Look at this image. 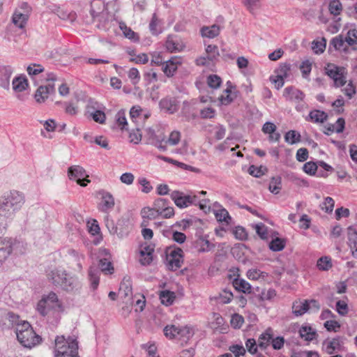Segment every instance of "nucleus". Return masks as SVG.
<instances>
[{
    "mask_svg": "<svg viewBox=\"0 0 357 357\" xmlns=\"http://www.w3.org/2000/svg\"><path fill=\"white\" fill-rule=\"evenodd\" d=\"M303 171L310 175H314L317 169V165L314 162H308L303 165Z\"/></svg>",
    "mask_w": 357,
    "mask_h": 357,
    "instance_id": "64",
    "label": "nucleus"
},
{
    "mask_svg": "<svg viewBox=\"0 0 357 357\" xmlns=\"http://www.w3.org/2000/svg\"><path fill=\"white\" fill-rule=\"evenodd\" d=\"M248 172L252 176L259 178L267 172V168L261 165L260 167L250 165L248 169Z\"/></svg>",
    "mask_w": 357,
    "mask_h": 357,
    "instance_id": "37",
    "label": "nucleus"
},
{
    "mask_svg": "<svg viewBox=\"0 0 357 357\" xmlns=\"http://www.w3.org/2000/svg\"><path fill=\"white\" fill-rule=\"evenodd\" d=\"M310 310L307 300L296 301L293 303L292 311L296 316H301Z\"/></svg>",
    "mask_w": 357,
    "mask_h": 357,
    "instance_id": "21",
    "label": "nucleus"
},
{
    "mask_svg": "<svg viewBox=\"0 0 357 357\" xmlns=\"http://www.w3.org/2000/svg\"><path fill=\"white\" fill-rule=\"evenodd\" d=\"M17 243L12 238H0V266L8 259Z\"/></svg>",
    "mask_w": 357,
    "mask_h": 357,
    "instance_id": "10",
    "label": "nucleus"
},
{
    "mask_svg": "<svg viewBox=\"0 0 357 357\" xmlns=\"http://www.w3.org/2000/svg\"><path fill=\"white\" fill-rule=\"evenodd\" d=\"M128 76L133 84H136L139 82L140 75L139 70L136 68H132L128 73Z\"/></svg>",
    "mask_w": 357,
    "mask_h": 357,
    "instance_id": "60",
    "label": "nucleus"
},
{
    "mask_svg": "<svg viewBox=\"0 0 357 357\" xmlns=\"http://www.w3.org/2000/svg\"><path fill=\"white\" fill-rule=\"evenodd\" d=\"M346 338L342 336H336L331 340H326L323 342L325 351L328 354H333L335 351H340L343 348Z\"/></svg>",
    "mask_w": 357,
    "mask_h": 357,
    "instance_id": "12",
    "label": "nucleus"
},
{
    "mask_svg": "<svg viewBox=\"0 0 357 357\" xmlns=\"http://www.w3.org/2000/svg\"><path fill=\"white\" fill-rule=\"evenodd\" d=\"M348 245L351 250V255L357 259V231L352 227L347 229Z\"/></svg>",
    "mask_w": 357,
    "mask_h": 357,
    "instance_id": "17",
    "label": "nucleus"
},
{
    "mask_svg": "<svg viewBox=\"0 0 357 357\" xmlns=\"http://www.w3.org/2000/svg\"><path fill=\"white\" fill-rule=\"evenodd\" d=\"M229 351L233 353L235 357L244 356L245 349L242 344H234L229 347Z\"/></svg>",
    "mask_w": 357,
    "mask_h": 357,
    "instance_id": "58",
    "label": "nucleus"
},
{
    "mask_svg": "<svg viewBox=\"0 0 357 357\" xmlns=\"http://www.w3.org/2000/svg\"><path fill=\"white\" fill-rule=\"evenodd\" d=\"M99 267H90L89 270V278L91 282V287L94 290L96 289L100 280V271L106 272L113 270V266L110 261L107 259H101L99 261Z\"/></svg>",
    "mask_w": 357,
    "mask_h": 357,
    "instance_id": "6",
    "label": "nucleus"
},
{
    "mask_svg": "<svg viewBox=\"0 0 357 357\" xmlns=\"http://www.w3.org/2000/svg\"><path fill=\"white\" fill-rule=\"evenodd\" d=\"M206 53L208 61L212 62L216 61L220 56L218 47L215 45H208L206 47Z\"/></svg>",
    "mask_w": 357,
    "mask_h": 357,
    "instance_id": "34",
    "label": "nucleus"
},
{
    "mask_svg": "<svg viewBox=\"0 0 357 357\" xmlns=\"http://www.w3.org/2000/svg\"><path fill=\"white\" fill-rule=\"evenodd\" d=\"M326 74L334 81L335 87L344 86L347 81L344 75V68L339 67L334 63H327L325 67Z\"/></svg>",
    "mask_w": 357,
    "mask_h": 357,
    "instance_id": "7",
    "label": "nucleus"
},
{
    "mask_svg": "<svg viewBox=\"0 0 357 357\" xmlns=\"http://www.w3.org/2000/svg\"><path fill=\"white\" fill-rule=\"evenodd\" d=\"M68 176L70 179H73L81 186H86V183L90 182L89 179L85 178L88 177L86 171L80 166H72L68 169Z\"/></svg>",
    "mask_w": 357,
    "mask_h": 357,
    "instance_id": "11",
    "label": "nucleus"
},
{
    "mask_svg": "<svg viewBox=\"0 0 357 357\" xmlns=\"http://www.w3.org/2000/svg\"><path fill=\"white\" fill-rule=\"evenodd\" d=\"M37 311L43 317L47 316L52 310L61 311L62 305L54 292H50L47 296H43L38 301Z\"/></svg>",
    "mask_w": 357,
    "mask_h": 357,
    "instance_id": "4",
    "label": "nucleus"
},
{
    "mask_svg": "<svg viewBox=\"0 0 357 357\" xmlns=\"http://www.w3.org/2000/svg\"><path fill=\"white\" fill-rule=\"evenodd\" d=\"M143 221L141 224L142 227H146L148 225V221L146 220H153L157 218L162 214V212H158L154 208L144 207L141 211Z\"/></svg>",
    "mask_w": 357,
    "mask_h": 357,
    "instance_id": "19",
    "label": "nucleus"
},
{
    "mask_svg": "<svg viewBox=\"0 0 357 357\" xmlns=\"http://www.w3.org/2000/svg\"><path fill=\"white\" fill-rule=\"evenodd\" d=\"M24 202V195L18 191L5 193L0 199V220L13 218L15 213L21 209Z\"/></svg>",
    "mask_w": 357,
    "mask_h": 357,
    "instance_id": "1",
    "label": "nucleus"
},
{
    "mask_svg": "<svg viewBox=\"0 0 357 357\" xmlns=\"http://www.w3.org/2000/svg\"><path fill=\"white\" fill-rule=\"evenodd\" d=\"M167 206L168 201L163 198H158L153 203V208L158 212L162 211Z\"/></svg>",
    "mask_w": 357,
    "mask_h": 357,
    "instance_id": "63",
    "label": "nucleus"
},
{
    "mask_svg": "<svg viewBox=\"0 0 357 357\" xmlns=\"http://www.w3.org/2000/svg\"><path fill=\"white\" fill-rule=\"evenodd\" d=\"M54 342V357H79L78 342L76 338L56 336Z\"/></svg>",
    "mask_w": 357,
    "mask_h": 357,
    "instance_id": "3",
    "label": "nucleus"
},
{
    "mask_svg": "<svg viewBox=\"0 0 357 357\" xmlns=\"http://www.w3.org/2000/svg\"><path fill=\"white\" fill-rule=\"evenodd\" d=\"M165 253L169 270L176 271L181 267L183 262V251L181 248L170 246L167 248Z\"/></svg>",
    "mask_w": 357,
    "mask_h": 357,
    "instance_id": "5",
    "label": "nucleus"
},
{
    "mask_svg": "<svg viewBox=\"0 0 357 357\" xmlns=\"http://www.w3.org/2000/svg\"><path fill=\"white\" fill-rule=\"evenodd\" d=\"M282 188V178L279 176L271 178L268 190L273 194L278 195Z\"/></svg>",
    "mask_w": 357,
    "mask_h": 357,
    "instance_id": "33",
    "label": "nucleus"
},
{
    "mask_svg": "<svg viewBox=\"0 0 357 357\" xmlns=\"http://www.w3.org/2000/svg\"><path fill=\"white\" fill-rule=\"evenodd\" d=\"M342 91H344L345 96L351 99L352 97L356 94V86L354 85L352 81H349V82L347 84L346 87L342 89Z\"/></svg>",
    "mask_w": 357,
    "mask_h": 357,
    "instance_id": "59",
    "label": "nucleus"
},
{
    "mask_svg": "<svg viewBox=\"0 0 357 357\" xmlns=\"http://www.w3.org/2000/svg\"><path fill=\"white\" fill-rule=\"evenodd\" d=\"M180 132L174 130L170 133L169 138L165 142V143L167 145L175 146L180 142Z\"/></svg>",
    "mask_w": 357,
    "mask_h": 357,
    "instance_id": "45",
    "label": "nucleus"
},
{
    "mask_svg": "<svg viewBox=\"0 0 357 357\" xmlns=\"http://www.w3.org/2000/svg\"><path fill=\"white\" fill-rule=\"evenodd\" d=\"M17 338L22 345L27 348H32L42 342V337L37 335L33 328L20 333Z\"/></svg>",
    "mask_w": 357,
    "mask_h": 357,
    "instance_id": "8",
    "label": "nucleus"
},
{
    "mask_svg": "<svg viewBox=\"0 0 357 357\" xmlns=\"http://www.w3.org/2000/svg\"><path fill=\"white\" fill-rule=\"evenodd\" d=\"M326 45V40L322 38L321 40H314L312 43V49L315 54H321L324 52Z\"/></svg>",
    "mask_w": 357,
    "mask_h": 357,
    "instance_id": "41",
    "label": "nucleus"
},
{
    "mask_svg": "<svg viewBox=\"0 0 357 357\" xmlns=\"http://www.w3.org/2000/svg\"><path fill=\"white\" fill-rule=\"evenodd\" d=\"M13 70L10 66H3L0 67V86L8 89L10 85V78Z\"/></svg>",
    "mask_w": 357,
    "mask_h": 357,
    "instance_id": "18",
    "label": "nucleus"
},
{
    "mask_svg": "<svg viewBox=\"0 0 357 357\" xmlns=\"http://www.w3.org/2000/svg\"><path fill=\"white\" fill-rule=\"evenodd\" d=\"M234 296L231 291L225 289L220 294L218 300L219 303L226 304L231 301Z\"/></svg>",
    "mask_w": 357,
    "mask_h": 357,
    "instance_id": "47",
    "label": "nucleus"
},
{
    "mask_svg": "<svg viewBox=\"0 0 357 357\" xmlns=\"http://www.w3.org/2000/svg\"><path fill=\"white\" fill-rule=\"evenodd\" d=\"M28 80L25 75L15 77L13 80V89L15 91L22 92L28 87Z\"/></svg>",
    "mask_w": 357,
    "mask_h": 357,
    "instance_id": "25",
    "label": "nucleus"
},
{
    "mask_svg": "<svg viewBox=\"0 0 357 357\" xmlns=\"http://www.w3.org/2000/svg\"><path fill=\"white\" fill-rule=\"evenodd\" d=\"M233 287L238 291H241L245 294H251L252 293V287L251 285L242 278H234L232 282Z\"/></svg>",
    "mask_w": 357,
    "mask_h": 357,
    "instance_id": "22",
    "label": "nucleus"
},
{
    "mask_svg": "<svg viewBox=\"0 0 357 357\" xmlns=\"http://www.w3.org/2000/svg\"><path fill=\"white\" fill-rule=\"evenodd\" d=\"M182 59L181 57H172L171 59L165 61L163 66V72L167 77H172L177 70L178 66L181 65Z\"/></svg>",
    "mask_w": 357,
    "mask_h": 357,
    "instance_id": "16",
    "label": "nucleus"
},
{
    "mask_svg": "<svg viewBox=\"0 0 357 357\" xmlns=\"http://www.w3.org/2000/svg\"><path fill=\"white\" fill-rule=\"evenodd\" d=\"M285 247V241L280 238L272 239L269 243V248L272 251L279 252L282 250Z\"/></svg>",
    "mask_w": 357,
    "mask_h": 357,
    "instance_id": "36",
    "label": "nucleus"
},
{
    "mask_svg": "<svg viewBox=\"0 0 357 357\" xmlns=\"http://www.w3.org/2000/svg\"><path fill=\"white\" fill-rule=\"evenodd\" d=\"M345 40L342 35L333 38L330 43V45H333L335 50H340L343 48Z\"/></svg>",
    "mask_w": 357,
    "mask_h": 357,
    "instance_id": "52",
    "label": "nucleus"
},
{
    "mask_svg": "<svg viewBox=\"0 0 357 357\" xmlns=\"http://www.w3.org/2000/svg\"><path fill=\"white\" fill-rule=\"evenodd\" d=\"M159 107L169 114H174L178 109V102L174 97H165L159 102Z\"/></svg>",
    "mask_w": 357,
    "mask_h": 357,
    "instance_id": "15",
    "label": "nucleus"
},
{
    "mask_svg": "<svg viewBox=\"0 0 357 357\" xmlns=\"http://www.w3.org/2000/svg\"><path fill=\"white\" fill-rule=\"evenodd\" d=\"M222 26L220 25L213 24L210 26H203L200 32L202 37L213 38L219 35Z\"/></svg>",
    "mask_w": 357,
    "mask_h": 357,
    "instance_id": "23",
    "label": "nucleus"
},
{
    "mask_svg": "<svg viewBox=\"0 0 357 357\" xmlns=\"http://www.w3.org/2000/svg\"><path fill=\"white\" fill-rule=\"evenodd\" d=\"M285 142L294 144L301 141V135L296 130H289L284 135Z\"/></svg>",
    "mask_w": 357,
    "mask_h": 357,
    "instance_id": "39",
    "label": "nucleus"
},
{
    "mask_svg": "<svg viewBox=\"0 0 357 357\" xmlns=\"http://www.w3.org/2000/svg\"><path fill=\"white\" fill-rule=\"evenodd\" d=\"M215 216L216 220L219 222L224 221L229 223L228 220H231V217L229 216L228 211L225 208L215 211Z\"/></svg>",
    "mask_w": 357,
    "mask_h": 357,
    "instance_id": "46",
    "label": "nucleus"
},
{
    "mask_svg": "<svg viewBox=\"0 0 357 357\" xmlns=\"http://www.w3.org/2000/svg\"><path fill=\"white\" fill-rule=\"evenodd\" d=\"M158 25H159V20H158L156 15L154 13L153 15L152 19L149 23V29L153 35L157 36L161 33L162 31L160 28L158 27Z\"/></svg>",
    "mask_w": 357,
    "mask_h": 357,
    "instance_id": "43",
    "label": "nucleus"
},
{
    "mask_svg": "<svg viewBox=\"0 0 357 357\" xmlns=\"http://www.w3.org/2000/svg\"><path fill=\"white\" fill-rule=\"evenodd\" d=\"M222 83L221 78L217 75H210L207 77V84L212 89H218Z\"/></svg>",
    "mask_w": 357,
    "mask_h": 357,
    "instance_id": "48",
    "label": "nucleus"
},
{
    "mask_svg": "<svg viewBox=\"0 0 357 357\" xmlns=\"http://www.w3.org/2000/svg\"><path fill=\"white\" fill-rule=\"evenodd\" d=\"M299 335L301 338L306 341H312L314 340L317 335L316 331L311 326H303L299 329Z\"/></svg>",
    "mask_w": 357,
    "mask_h": 357,
    "instance_id": "29",
    "label": "nucleus"
},
{
    "mask_svg": "<svg viewBox=\"0 0 357 357\" xmlns=\"http://www.w3.org/2000/svg\"><path fill=\"white\" fill-rule=\"evenodd\" d=\"M336 311L340 316H345L349 312L347 303L344 301L340 300L336 303Z\"/></svg>",
    "mask_w": 357,
    "mask_h": 357,
    "instance_id": "51",
    "label": "nucleus"
},
{
    "mask_svg": "<svg viewBox=\"0 0 357 357\" xmlns=\"http://www.w3.org/2000/svg\"><path fill=\"white\" fill-rule=\"evenodd\" d=\"M48 276L54 285L60 287L66 291L73 292L80 288L78 278L69 275L64 270L57 268L52 270Z\"/></svg>",
    "mask_w": 357,
    "mask_h": 357,
    "instance_id": "2",
    "label": "nucleus"
},
{
    "mask_svg": "<svg viewBox=\"0 0 357 357\" xmlns=\"http://www.w3.org/2000/svg\"><path fill=\"white\" fill-rule=\"evenodd\" d=\"M231 325L234 328H240L244 323L243 317L238 314H234L231 319Z\"/></svg>",
    "mask_w": 357,
    "mask_h": 357,
    "instance_id": "56",
    "label": "nucleus"
},
{
    "mask_svg": "<svg viewBox=\"0 0 357 357\" xmlns=\"http://www.w3.org/2000/svg\"><path fill=\"white\" fill-rule=\"evenodd\" d=\"M116 121L119 126H121V129H127L128 126L127 120L124 110H120L116 115Z\"/></svg>",
    "mask_w": 357,
    "mask_h": 357,
    "instance_id": "53",
    "label": "nucleus"
},
{
    "mask_svg": "<svg viewBox=\"0 0 357 357\" xmlns=\"http://www.w3.org/2000/svg\"><path fill=\"white\" fill-rule=\"evenodd\" d=\"M276 126L271 122H266L263 127L262 131L265 134H268V139L271 142H277L280 138V134L276 132Z\"/></svg>",
    "mask_w": 357,
    "mask_h": 357,
    "instance_id": "20",
    "label": "nucleus"
},
{
    "mask_svg": "<svg viewBox=\"0 0 357 357\" xmlns=\"http://www.w3.org/2000/svg\"><path fill=\"white\" fill-rule=\"evenodd\" d=\"M340 326V323L335 320H328L324 323V327L328 331L337 332Z\"/></svg>",
    "mask_w": 357,
    "mask_h": 357,
    "instance_id": "61",
    "label": "nucleus"
},
{
    "mask_svg": "<svg viewBox=\"0 0 357 357\" xmlns=\"http://www.w3.org/2000/svg\"><path fill=\"white\" fill-rule=\"evenodd\" d=\"M284 96H289L291 100L302 101L305 98V94L299 89H296L293 86H288L284 89Z\"/></svg>",
    "mask_w": 357,
    "mask_h": 357,
    "instance_id": "27",
    "label": "nucleus"
},
{
    "mask_svg": "<svg viewBox=\"0 0 357 357\" xmlns=\"http://www.w3.org/2000/svg\"><path fill=\"white\" fill-rule=\"evenodd\" d=\"M26 71L29 75L33 76L43 73L44 68L40 64L32 63L27 67Z\"/></svg>",
    "mask_w": 357,
    "mask_h": 357,
    "instance_id": "54",
    "label": "nucleus"
},
{
    "mask_svg": "<svg viewBox=\"0 0 357 357\" xmlns=\"http://www.w3.org/2000/svg\"><path fill=\"white\" fill-rule=\"evenodd\" d=\"M119 293L127 297L132 294V284L130 278H124L120 284Z\"/></svg>",
    "mask_w": 357,
    "mask_h": 357,
    "instance_id": "32",
    "label": "nucleus"
},
{
    "mask_svg": "<svg viewBox=\"0 0 357 357\" xmlns=\"http://www.w3.org/2000/svg\"><path fill=\"white\" fill-rule=\"evenodd\" d=\"M178 327H176L174 325L167 326L164 328V333L167 337L169 339H173L178 336Z\"/></svg>",
    "mask_w": 357,
    "mask_h": 357,
    "instance_id": "49",
    "label": "nucleus"
},
{
    "mask_svg": "<svg viewBox=\"0 0 357 357\" xmlns=\"http://www.w3.org/2000/svg\"><path fill=\"white\" fill-rule=\"evenodd\" d=\"M119 27L121 30L123 31V36L126 38L135 43L138 42L139 40V37L138 34L134 31H132L131 28L127 26L124 22L120 23Z\"/></svg>",
    "mask_w": 357,
    "mask_h": 357,
    "instance_id": "30",
    "label": "nucleus"
},
{
    "mask_svg": "<svg viewBox=\"0 0 357 357\" xmlns=\"http://www.w3.org/2000/svg\"><path fill=\"white\" fill-rule=\"evenodd\" d=\"M317 268L321 271H328L332 267L331 259L329 257H321L317 260Z\"/></svg>",
    "mask_w": 357,
    "mask_h": 357,
    "instance_id": "38",
    "label": "nucleus"
},
{
    "mask_svg": "<svg viewBox=\"0 0 357 357\" xmlns=\"http://www.w3.org/2000/svg\"><path fill=\"white\" fill-rule=\"evenodd\" d=\"M165 47L170 52H181L183 50V45H181L176 36H168L165 42Z\"/></svg>",
    "mask_w": 357,
    "mask_h": 357,
    "instance_id": "24",
    "label": "nucleus"
},
{
    "mask_svg": "<svg viewBox=\"0 0 357 357\" xmlns=\"http://www.w3.org/2000/svg\"><path fill=\"white\" fill-rule=\"evenodd\" d=\"M271 329L268 328L264 333H263L258 339V347L261 349H266L269 345L271 340H272Z\"/></svg>",
    "mask_w": 357,
    "mask_h": 357,
    "instance_id": "31",
    "label": "nucleus"
},
{
    "mask_svg": "<svg viewBox=\"0 0 357 357\" xmlns=\"http://www.w3.org/2000/svg\"><path fill=\"white\" fill-rule=\"evenodd\" d=\"M100 197V202L99 204V209L102 212H107L114 206V199L113 196L108 192L100 190L97 192Z\"/></svg>",
    "mask_w": 357,
    "mask_h": 357,
    "instance_id": "13",
    "label": "nucleus"
},
{
    "mask_svg": "<svg viewBox=\"0 0 357 357\" xmlns=\"http://www.w3.org/2000/svg\"><path fill=\"white\" fill-rule=\"evenodd\" d=\"M334 205L335 202L333 199L331 197H327L325 198L324 202L320 204V208L326 213H330L333 211Z\"/></svg>",
    "mask_w": 357,
    "mask_h": 357,
    "instance_id": "42",
    "label": "nucleus"
},
{
    "mask_svg": "<svg viewBox=\"0 0 357 357\" xmlns=\"http://www.w3.org/2000/svg\"><path fill=\"white\" fill-rule=\"evenodd\" d=\"M171 198L174 202V204L179 208H186L189 205H197V196L185 195L183 192L175 190L171 193Z\"/></svg>",
    "mask_w": 357,
    "mask_h": 357,
    "instance_id": "9",
    "label": "nucleus"
},
{
    "mask_svg": "<svg viewBox=\"0 0 357 357\" xmlns=\"http://www.w3.org/2000/svg\"><path fill=\"white\" fill-rule=\"evenodd\" d=\"M291 69V64L288 63H281L279 68L276 70L277 75H280L283 77H287L289 72Z\"/></svg>",
    "mask_w": 357,
    "mask_h": 357,
    "instance_id": "55",
    "label": "nucleus"
},
{
    "mask_svg": "<svg viewBox=\"0 0 357 357\" xmlns=\"http://www.w3.org/2000/svg\"><path fill=\"white\" fill-rule=\"evenodd\" d=\"M328 118V114L321 110L319 109H314L311 111L309 113V115L307 117H306V121H310L314 123H324L325 121H326Z\"/></svg>",
    "mask_w": 357,
    "mask_h": 357,
    "instance_id": "26",
    "label": "nucleus"
},
{
    "mask_svg": "<svg viewBox=\"0 0 357 357\" xmlns=\"http://www.w3.org/2000/svg\"><path fill=\"white\" fill-rule=\"evenodd\" d=\"M344 38L345 42L349 46H353L354 45H357V29H351L347 33V36Z\"/></svg>",
    "mask_w": 357,
    "mask_h": 357,
    "instance_id": "40",
    "label": "nucleus"
},
{
    "mask_svg": "<svg viewBox=\"0 0 357 357\" xmlns=\"http://www.w3.org/2000/svg\"><path fill=\"white\" fill-rule=\"evenodd\" d=\"M142 139V132L139 128L132 130L129 135V140L134 144H138Z\"/></svg>",
    "mask_w": 357,
    "mask_h": 357,
    "instance_id": "62",
    "label": "nucleus"
},
{
    "mask_svg": "<svg viewBox=\"0 0 357 357\" xmlns=\"http://www.w3.org/2000/svg\"><path fill=\"white\" fill-rule=\"evenodd\" d=\"M242 3L250 13L260 7V0H242Z\"/></svg>",
    "mask_w": 357,
    "mask_h": 357,
    "instance_id": "50",
    "label": "nucleus"
},
{
    "mask_svg": "<svg viewBox=\"0 0 357 357\" xmlns=\"http://www.w3.org/2000/svg\"><path fill=\"white\" fill-rule=\"evenodd\" d=\"M28 20V15L26 13H20L18 10H15L12 21L13 24L20 29H23L26 24Z\"/></svg>",
    "mask_w": 357,
    "mask_h": 357,
    "instance_id": "28",
    "label": "nucleus"
},
{
    "mask_svg": "<svg viewBox=\"0 0 357 357\" xmlns=\"http://www.w3.org/2000/svg\"><path fill=\"white\" fill-rule=\"evenodd\" d=\"M160 298L161 303L166 305H170L173 303L175 299V294L173 291H162L160 294Z\"/></svg>",
    "mask_w": 357,
    "mask_h": 357,
    "instance_id": "35",
    "label": "nucleus"
},
{
    "mask_svg": "<svg viewBox=\"0 0 357 357\" xmlns=\"http://www.w3.org/2000/svg\"><path fill=\"white\" fill-rule=\"evenodd\" d=\"M54 93L55 88L54 84L42 85L37 89L34 94V98L37 102L43 103L48 98L50 95Z\"/></svg>",
    "mask_w": 357,
    "mask_h": 357,
    "instance_id": "14",
    "label": "nucleus"
},
{
    "mask_svg": "<svg viewBox=\"0 0 357 357\" xmlns=\"http://www.w3.org/2000/svg\"><path fill=\"white\" fill-rule=\"evenodd\" d=\"M330 13L334 15H338L342 10V6L340 0H333L329 3Z\"/></svg>",
    "mask_w": 357,
    "mask_h": 357,
    "instance_id": "44",
    "label": "nucleus"
},
{
    "mask_svg": "<svg viewBox=\"0 0 357 357\" xmlns=\"http://www.w3.org/2000/svg\"><path fill=\"white\" fill-rule=\"evenodd\" d=\"M300 69L301 70L302 75L303 77H307L312 70V63L309 60H305L303 61L300 66Z\"/></svg>",
    "mask_w": 357,
    "mask_h": 357,
    "instance_id": "57",
    "label": "nucleus"
}]
</instances>
